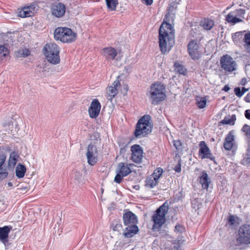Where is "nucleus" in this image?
I'll use <instances>...</instances> for the list:
<instances>
[{"label":"nucleus","instance_id":"obj_17","mask_svg":"<svg viewBox=\"0 0 250 250\" xmlns=\"http://www.w3.org/2000/svg\"><path fill=\"white\" fill-rule=\"evenodd\" d=\"M123 229L122 236L124 239H128L134 237L139 231L137 225L126 226Z\"/></svg>","mask_w":250,"mask_h":250},{"label":"nucleus","instance_id":"obj_48","mask_svg":"<svg viewBox=\"0 0 250 250\" xmlns=\"http://www.w3.org/2000/svg\"><path fill=\"white\" fill-rule=\"evenodd\" d=\"M141 0L146 5H151L153 2V0Z\"/></svg>","mask_w":250,"mask_h":250},{"label":"nucleus","instance_id":"obj_10","mask_svg":"<svg viewBox=\"0 0 250 250\" xmlns=\"http://www.w3.org/2000/svg\"><path fill=\"white\" fill-rule=\"evenodd\" d=\"M130 150L131 160L135 163H141L143 158V150L142 147L139 145L135 144L131 146Z\"/></svg>","mask_w":250,"mask_h":250},{"label":"nucleus","instance_id":"obj_7","mask_svg":"<svg viewBox=\"0 0 250 250\" xmlns=\"http://www.w3.org/2000/svg\"><path fill=\"white\" fill-rule=\"evenodd\" d=\"M220 63L221 68L225 72H231L237 68L236 62L229 55H225L220 58Z\"/></svg>","mask_w":250,"mask_h":250},{"label":"nucleus","instance_id":"obj_26","mask_svg":"<svg viewBox=\"0 0 250 250\" xmlns=\"http://www.w3.org/2000/svg\"><path fill=\"white\" fill-rule=\"evenodd\" d=\"M245 32V31H239L232 34V39L235 44H238V43L241 42L242 41H243V39L244 37V33Z\"/></svg>","mask_w":250,"mask_h":250},{"label":"nucleus","instance_id":"obj_45","mask_svg":"<svg viewBox=\"0 0 250 250\" xmlns=\"http://www.w3.org/2000/svg\"><path fill=\"white\" fill-rule=\"evenodd\" d=\"M184 230V228L183 226L180 225H176L175 227V232H182Z\"/></svg>","mask_w":250,"mask_h":250},{"label":"nucleus","instance_id":"obj_25","mask_svg":"<svg viewBox=\"0 0 250 250\" xmlns=\"http://www.w3.org/2000/svg\"><path fill=\"white\" fill-rule=\"evenodd\" d=\"M5 160L6 156L4 154L0 155V178L1 179L5 178L8 174L6 169L3 167Z\"/></svg>","mask_w":250,"mask_h":250},{"label":"nucleus","instance_id":"obj_43","mask_svg":"<svg viewBox=\"0 0 250 250\" xmlns=\"http://www.w3.org/2000/svg\"><path fill=\"white\" fill-rule=\"evenodd\" d=\"M234 92L238 97H241L243 95V92H242V90L239 87H235Z\"/></svg>","mask_w":250,"mask_h":250},{"label":"nucleus","instance_id":"obj_21","mask_svg":"<svg viewBox=\"0 0 250 250\" xmlns=\"http://www.w3.org/2000/svg\"><path fill=\"white\" fill-rule=\"evenodd\" d=\"M134 164H128L125 163L123 162H121L118 164V167L119 172L121 173L123 176H127L131 172V170L130 169V167L133 166Z\"/></svg>","mask_w":250,"mask_h":250},{"label":"nucleus","instance_id":"obj_41","mask_svg":"<svg viewBox=\"0 0 250 250\" xmlns=\"http://www.w3.org/2000/svg\"><path fill=\"white\" fill-rule=\"evenodd\" d=\"M207 104V101L205 98H202L200 101L197 102V106L199 108H204Z\"/></svg>","mask_w":250,"mask_h":250},{"label":"nucleus","instance_id":"obj_34","mask_svg":"<svg viewBox=\"0 0 250 250\" xmlns=\"http://www.w3.org/2000/svg\"><path fill=\"white\" fill-rule=\"evenodd\" d=\"M107 7L111 11L115 10L118 4V0H105Z\"/></svg>","mask_w":250,"mask_h":250},{"label":"nucleus","instance_id":"obj_51","mask_svg":"<svg viewBox=\"0 0 250 250\" xmlns=\"http://www.w3.org/2000/svg\"><path fill=\"white\" fill-rule=\"evenodd\" d=\"M81 174L80 172H75V179L77 180H79L81 178Z\"/></svg>","mask_w":250,"mask_h":250},{"label":"nucleus","instance_id":"obj_52","mask_svg":"<svg viewBox=\"0 0 250 250\" xmlns=\"http://www.w3.org/2000/svg\"><path fill=\"white\" fill-rule=\"evenodd\" d=\"M174 170L175 171L177 172H180L181 170V164L179 163L178 165H177L174 168Z\"/></svg>","mask_w":250,"mask_h":250},{"label":"nucleus","instance_id":"obj_55","mask_svg":"<svg viewBox=\"0 0 250 250\" xmlns=\"http://www.w3.org/2000/svg\"><path fill=\"white\" fill-rule=\"evenodd\" d=\"M246 80L245 79H242L241 81V84L244 85L245 84Z\"/></svg>","mask_w":250,"mask_h":250},{"label":"nucleus","instance_id":"obj_13","mask_svg":"<svg viewBox=\"0 0 250 250\" xmlns=\"http://www.w3.org/2000/svg\"><path fill=\"white\" fill-rule=\"evenodd\" d=\"M123 218L125 226L137 225L138 223L137 216L130 211L125 212Z\"/></svg>","mask_w":250,"mask_h":250},{"label":"nucleus","instance_id":"obj_31","mask_svg":"<svg viewBox=\"0 0 250 250\" xmlns=\"http://www.w3.org/2000/svg\"><path fill=\"white\" fill-rule=\"evenodd\" d=\"M235 120V115L233 114L231 116L228 115L226 116L224 119L221 121V123L224 125H233Z\"/></svg>","mask_w":250,"mask_h":250},{"label":"nucleus","instance_id":"obj_2","mask_svg":"<svg viewBox=\"0 0 250 250\" xmlns=\"http://www.w3.org/2000/svg\"><path fill=\"white\" fill-rule=\"evenodd\" d=\"M150 120L151 117L149 115H145L139 120L134 133L136 138H141L151 132L152 127Z\"/></svg>","mask_w":250,"mask_h":250},{"label":"nucleus","instance_id":"obj_47","mask_svg":"<svg viewBox=\"0 0 250 250\" xmlns=\"http://www.w3.org/2000/svg\"><path fill=\"white\" fill-rule=\"evenodd\" d=\"M229 223L230 225H233L235 223V218L233 215H230L228 218Z\"/></svg>","mask_w":250,"mask_h":250},{"label":"nucleus","instance_id":"obj_5","mask_svg":"<svg viewBox=\"0 0 250 250\" xmlns=\"http://www.w3.org/2000/svg\"><path fill=\"white\" fill-rule=\"evenodd\" d=\"M168 209V206L164 203L156 210V213L152 216V220L154 222L153 226L154 231H158L165 223V216Z\"/></svg>","mask_w":250,"mask_h":250},{"label":"nucleus","instance_id":"obj_3","mask_svg":"<svg viewBox=\"0 0 250 250\" xmlns=\"http://www.w3.org/2000/svg\"><path fill=\"white\" fill-rule=\"evenodd\" d=\"M54 39L63 43H71L74 42L77 34L68 27H59L54 32Z\"/></svg>","mask_w":250,"mask_h":250},{"label":"nucleus","instance_id":"obj_49","mask_svg":"<svg viewBox=\"0 0 250 250\" xmlns=\"http://www.w3.org/2000/svg\"><path fill=\"white\" fill-rule=\"evenodd\" d=\"M183 243V241L178 240V246H175L174 247V250H180V245L182 244Z\"/></svg>","mask_w":250,"mask_h":250},{"label":"nucleus","instance_id":"obj_11","mask_svg":"<svg viewBox=\"0 0 250 250\" xmlns=\"http://www.w3.org/2000/svg\"><path fill=\"white\" fill-rule=\"evenodd\" d=\"M199 45L195 40H191L188 45V50L191 58L193 60H198L200 58L199 51Z\"/></svg>","mask_w":250,"mask_h":250},{"label":"nucleus","instance_id":"obj_28","mask_svg":"<svg viewBox=\"0 0 250 250\" xmlns=\"http://www.w3.org/2000/svg\"><path fill=\"white\" fill-rule=\"evenodd\" d=\"M200 25L204 29L209 30L214 26V22L212 20L207 18L201 22Z\"/></svg>","mask_w":250,"mask_h":250},{"label":"nucleus","instance_id":"obj_12","mask_svg":"<svg viewBox=\"0 0 250 250\" xmlns=\"http://www.w3.org/2000/svg\"><path fill=\"white\" fill-rule=\"evenodd\" d=\"M101 105L99 101L97 99H94L88 108V113L90 118H96L99 115Z\"/></svg>","mask_w":250,"mask_h":250},{"label":"nucleus","instance_id":"obj_14","mask_svg":"<svg viewBox=\"0 0 250 250\" xmlns=\"http://www.w3.org/2000/svg\"><path fill=\"white\" fill-rule=\"evenodd\" d=\"M121 84L119 80H116L111 85L108 86L106 89L107 98L108 100H112V99L118 93V88L120 87Z\"/></svg>","mask_w":250,"mask_h":250},{"label":"nucleus","instance_id":"obj_53","mask_svg":"<svg viewBox=\"0 0 250 250\" xmlns=\"http://www.w3.org/2000/svg\"><path fill=\"white\" fill-rule=\"evenodd\" d=\"M229 90H230V87L228 85H225L223 88V90L225 91V92H228Z\"/></svg>","mask_w":250,"mask_h":250},{"label":"nucleus","instance_id":"obj_35","mask_svg":"<svg viewBox=\"0 0 250 250\" xmlns=\"http://www.w3.org/2000/svg\"><path fill=\"white\" fill-rule=\"evenodd\" d=\"M242 131H243L245 133V135L248 138V139H250V126L245 124L242 127L241 129ZM248 146H249V150H250V140L248 141Z\"/></svg>","mask_w":250,"mask_h":250},{"label":"nucleus","instance_id":"obj_8","mask_svg":"<svg viewBox=\"0 0 250 250\" xmlns=\"http://www.w3.org/2000/svg\"><path fill=\"white\" fill-rule=\"evenodd\" d=\"M159 46L162 53L165 54L168 52L174 43L173 37L167 36V35L159 34Z\"/></svg>","mask_w":250,"mask_h":250},{"label":"nucleus","instance_id":"obj_15","mask_svg":"<svg viewBox=\"0 0 250 250\" xmlns=\"http://www.w3.org/2000/svg\"><path fill=\"white\" fill-rule=\"evenodd\" d=\"M199 154L202 159L208 158L213 160L214 159V157L211 156L210 151L205 141H201L199 143Z\"/></svg>","mask_w":250,"mask_h":250},{"label":"nucleus","instance_id":"obj_39","mask_svg":"<svg viewBox=\"0 0 250 250\" xmlns=\"http://www.w3.org/2000/svg\"><path fill=\"white\" fill-rule=\"evenodd\" d=\"M163 172V169L161 167H158L155 170H154L153 173L151 175L156 178V179H157L159 181V179L160 177L161 176Z\"/></svg>","mask_w":250,"mask_h":250},{"label":"nucleus","instance_id":"obj_44","mask_svg":"<svg viewBox=\"0 0 250 250\" xmlns=\"http://www.w3.org/2000/svg\"><path fill=\"white\" fill-rule=\"evenodd\" d=\"M173 146L176 149H180L182 146V143L180 140H174L173 142Z\"/></svg>","mask_w":250,"mask_h":250},{"label":"nucleus","instance_id":"obj_16","mask_svg":"<svg viewBox=\"0 0 250 250\" xmlns=\"http://www.w3.org/2000/svg\"><path fill=\"white\" fill-rule=\"evenodd\" d=\"M65 10V5L61 2L54 4L51 8L52 15L57 18L62 17L64 15Z\"/></svg>","mask_w":250,"mask_h":250},{"label":"nucleus","instance_id":"obj_38","mask_svg":"<svg viewBox=\"0 0 250 250\" xmlns=\"http://www.w3.org/2000/svg\"><path fill=\"white\" fill-rule=\"evenodd\" d=\"M9 53V51L3 45H0V59L6 56Z\"/></svg>","mask_w":250,"mask_h":250},{"label":"nucleus","instance_id":"obj_54","mask_svg":"<svg viewBox=\"0 0 250 250\" xmlns=\"http://www.w3.org/2000/svg\"><path fill=\"white\" fill-rule=\"evenodd\" d=\"M248 88H246L244 87H242V92H243V94L246 92H247V91H248Z\"/></svg>","mask_w":250,"mask_h":250},{"label":"nucleus","instance_id":"obj_29","mask_svg":"<svg viewBox=\"0 0 250 250\" xmlns=\"http://www.w3.org/2000/svg\"><path fill=\"white\" fill-rule=\"evenodd\" d=\"M26 172L25 167L21 164H18L16 168V175L19 178H22L24 176Z\"/></svg>","mask_w":250,"mask_h":250},{"label":"nucleus","instance_id":"obj_37","mask_svg":"<svg viewBox=\"0 0 250 250\" xmlns=\"http://www.w3.org/2000/svg\"><path fill=\"white\" fill-rule=\"evenodd\" d=\"M241 163L244 165L250 166V150H249V146H248L247 152L242 160Z\"/></svg>","mask_w":250,"mask_h":250},{"label":"nucleus","instance_id":"obj_1","mask_svg":"<svg viewBox=\"0 0 250 250\" xmlns=\"http://www.w3.org/2000/svg\"><path fill=\"white\" fill-rule=\"evenodd\" d=\"M43 54L48 62L53 64L60 62V47L54 42L47 43L43 49Z\"/></svg>","mask_w":250,"mask_h":250},{"label":"nucleus","instance_id":"obj_56","mask_svg":"<svg viewBox=\"0 0 250 250\" xmlns=\"http://www.w3.org/2000/svg\"><path fill=\"white\" fill-rule=\"evenodd\" d=\"M8 186L9 187H12V186H13V184H12V183H11V182H8Z\"/></svg>","mask_w":250,"mask_h":250},{"label":"nucleus","instance_id":"obj_9","mask_svg":"<svg viewBox=\"0 0 250 250\" xmlns=\"http://www.w3.org/2000/svg\"><path fill=\"white\" fill-rule=\"evenodd\" d=\"M86 156L89 165L94 166L98 161V151L96 146L90 144L87 149Z\"/></svg>","mask_w":250,"mask_h":250},{"label":"nucleus","instance_id":"obj_46","mask_svg":"<svg viewBox=\"0 0 250 250\" xmlns=\"http://www.w3.org/2000/svg\"><path fill=\"white\" fill-rule=\"evenodd\" d=\"M235 12V14L237 15V16H242L245 14V11L242 9H237Z\"/></svg>","mask_w":250,"mask_h":250},{"label":"nucleus","instance_id":"obj_33","mask_svg":"<svg viewBox=\"0 0 250 250\" xmlns=\"http://www.w3.org/2000/svg\"><path fill=\"white\" fill-rule=\"evenodd\" d=\"M174 66L175 70L178 73L182 75H186L187 70L183 65H181L178 62H175Z\"/></svg>","mask_w":250,"mask_h":250},{"label":"nucleus","instance_id":"obj_18","mask_svg":"<svg viewBox=\"0 0 250 250\" xmlns=\"http://www.w3.org/2000/svg\"><path fill=\"white\" fill-rule=\"evenodd\" d=\"M37 4L35 3L24 7L18 13V16L24 18L32 16L36 10Z\"/></svg>","mask_w":250,"mask_h":250},{"label":"nucleus","instance_id":"obj_50","mask_svg":"<svg viewBox=\"0 0 250 250\" xmlns=\"http://www.w3.org/2000/svg\"><path fill=\"white\" fill-rule=\"evenodd\" d=\"M245 116L247 119L250 120V109H247L245 111Z\"/></svg>","mask_w":250,"mask_h":250},{"label":"nucleus","instance_id":"obj_32","mask_svg":"<svg viewBox=\"0 0 250 250\" xmlns=\"http://www.w3.org/2000/svg\"><path fill=\"white\" fill-rule=\"evenodd\" d=\"M158 183V180L154 177L150 175L146 180V186L150 188H153Z\"/></svg>","mask_w":250,"mask_h":250},{"label":"nucleus","instance_id":"obj_42","mask_svg":"<svg viewBox=\"0 0 250 250\" xmlns=\"http://www.w3.org/2000/svg\"><path fill=\"white\" fill-rule=\"evenodd\" d=\"M18 53L20 55H21L22 57H26L28 56L30 54V51L29 49L24 48L21 50H20L18 51Z\"/></svg>","mask_w":250,"mask_h":250},{"label":"nucleus","instance_id":"obj_19","mask_svg":"<svg viewBox=\"0 0 250 250\" xmlns=\"http://www.w3.org/2000/svg\"><path fill=\"white\" fill-rule=\"evenodd\" d=\"M160 33L174 37V29L171 24L167 22L163 23L159 30V34Z\"/></svg>","mask_w":250,"mask_h":250},{"label":"nucleus","instance_id":"obj_30","mask_svg":"<svg viewBox=\"0 0 250 250\" xmlns=\"http://www.w3.org/2000/svg\"><path fill=\"white\" fill-rule=\"evenodd\" d=\"M243 42L245 43L244 47L247 53L250 54V32H248L244 35Z\"/></svg>","mask_w":250,"mask_h":250},{"label":"nucleus","instance_id":"obj_40","mask_svg":"<svg viewBox=\"0 0 250 250\" xmlns=\"http://www.w3.org/2000/svg\"><path fill=\"white\" fill-rule=\"evenodd\" d=\"M124 177H125V176H123V175L119 172V171L118 170L114 181L115 182L120 184L122 181Z\"/></svg>","mask_w":250,"mask_h":250},{"label":"nucleus","instance_id":"obj_20","mask_svg":"<svg viewBox=\"0 0 250 250\" xmlns=\"http://www.w3.org/2000/svg\"><path fill=\"white\" fill-rule=\"evenodd\" d=\"M102 54L107 60H113L117 55V50L112 47H105L103 49Z\"/></svg>","mask_w":250,"mask_h":250},{"label":"nucleus","instance_id":"obj_22","mask_svg":"<svg viewBox=\"0 0 250 250\" xmlns=\"http://www.w3.org/2000/svg\"><path fill=\"white\" fill-rule=\"evenodd\" d=\"M234 136L231 133L227 135L224 143V147L227 150H230L235 145Z\"/></svg>","mask_w":250,"mask_h":250},{"label":"nucleus","instance_id":"obj_6","mask_svg":"<svg viewBox=\"0 0 250 250\" xmlns=\"http://www.w3.org/2000/svg\"><path fill=\"white\" fill-rule=\"evenodd\" d=\"M236 242L238 245L250 244V225L244 224L239 228Z\"/></svg>","mask_w":250,"mask_h":250},{"label":"nucleus","instance_id":"obj_27","mask_svg":"<svg viewBox=\"0 0 250 250\" xmlns=\"http://www.w3.org/2000/svg\"><path fill=\"white\" fill-rule=\"evenodd\" d=\"M237 15L235 14V12L229 13L226 16V20L229 23L235 24L242 21V20L236 17Z\"/></svg>","mask_w":250,"mask_h":250},{"label":"nucleus","instance_id":"obj_23","mask_svg":"<svg viewBox=\"0 0 250 250\" xmlns=\"http://www.w3.org/2000/svg\"><path fill=\"white\" fill-rule=\"evenodd\" d=\"M11 229V227L9 226L0 227V241L3 243L5 244L7 242V239Z\"/></svg>","mask_w":250,"mask_h":250},{"label":"nucleus","instance_id":"obj_36","mask_svg":"<svg viewBox=\"0 0 250 250\" xmlns=\"http://www.w3.org/2000/svg\"><path fill=\"white\" fill-rule=\"evenodd\" d=\"M18 156L16 153L13 152L10 155L9 159V165L10 166L14 167L17 161Z\"/></svg>","mask_w":250,"mask_h":250},{"label":"nucleus","instance_id":"obj_4","mask_svg":"<svg viewBox=\"0 0 250 250\" xmlns=\"http://www.w3.org/2000/svg\"><path fill=\"white\" fill-rule=\"evenodd\" d=\"M165 89L164 85L160 83L151 84L149 97L151 100L152 104H157L165 99L166 95L164 92Z\"/></svg>","mask_w":250,"mask_h":250},{"label":"nucleus","instance_id":"obj_24","mask_svg":"<svg viewBox=\"0 0 250 250\" xmlns=\"http://www.w3.org/2000/svg\"><path fill=\"white\" fill-rule=\"evenodd\" d=\"M199 182L203 188H208L209 184L211 181L206 171H204L202 172L201 176L200 177Z\"/></svg>","mask_w":250,"mask_h":250}]
</instances>
